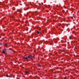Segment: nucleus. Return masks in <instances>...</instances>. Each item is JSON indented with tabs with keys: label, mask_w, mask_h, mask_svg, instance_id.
<instances>
[{
	"label": "nucleus",
	"mask_w": 79,
	"mask_h": 79,
	"mask_svg": "<svg viewBox=\"0 0 79 79\" xmlns=\"http://www.w3.org/2000/svg\"><path fill=\"white\" fill-rule=\"evenodd\" d=\"M28 58H30L31 59V58H32V56H28Z\"/></svg>",
	"instance_id": "f257e3e1"
},
{
	"label": "nucleus",
	"mask_w": 79,
	"mask_h": 79,
	"mask_svg": "<svg viewBox=\"0 0 79 79\" xmlns=\"http://www.w3.org/2000/svg\"><path fill=\"white\" fill-rule=\"evenodd\" d=\"M24 59H26V60H27V57H23Z\"/></svg>",
	"instance_id": "f03ea898"
},
{
	"label": "nucleus",
	"mask_w": 79,
	"mask_h": 79,
	"mask_svg": "<svg viewBox=\"0 0 79 79\" xmlns=\"http://www.w3.org/2000/svg\"><path fill=\"white\" fill-rule=\"evenodd\" d=\"M2 53H5V51L4 50H3L2 52Z\"/></svg>",
	"instance_id": "7ed1b4c3"
},
{
	"label": "nucleus",
	"mask_w": 79,
	"mask_h": 79,
	"mask_svg": "<svg viewBox=\"0 0 79 79\" xmlns=\"http://www.w3.org/2000/svg\"><path fill=\"white\" fill-rule=\"evenodd\" d=\"M61 23H59L58 25V26H61Z\"/></svg>",
	"instance_id": "20e7f679"
},
{
	"label": "nucleus",
	"mask_w": 79,
	"mask_h": 79,
	"mask_svg": "<svg viewBox=\"0 0 79 79\" xmlns=\"http://www.w3.org/2000/svg\"><path fill=\"white\" fill-rule=\"evenodd\" d=\"M37 34H39V31H37Z\"/></svg>",
	"instance_id": "39448f33"
},
{
	"label": "nucleus",
	"mask_w": 79,
	"mask_h": 79,
	"mask_svg": "<svg viewBox=\"0 0 79 79\" xmlns=\"http://www.w3.org/2000/svg\"><path fill=\"white\" fill-rule=\"evenodd\" d=\"M26 73L27 74V73H29V71H27V72H26Z\"/></svg>",
	"instance_id": "423d86ee"
},
{
	"label": "nucleus",
	"mask_w": 79,
	"mask_h": 79,
	"mask_svg": "<svg viewBox=\"0 0 79 79\" xmlns=\"http://www.w3.org/2000/svg\"><path fill=\"white\" fill-rule=\"evenodd\" d=\"M5 45L6 46V45H7V44H5Z\"/></svg>",
	"instance_id": "0eeeda50"
},
{
	"label": "nucleus",
	"mask_w": 79,
	"mask_h": 79,
	"mask_svg": "<svg viewBox=\"0 0 79 79\" xmlns=\"http://www.w3.org/2000/svg\"><path fill=\"white\" fill-rule=\"evenodd\" d=\"M64 79H66V78H64Z\"/></svg>",
	"instance_id": "6e6552de"
}]
</instances>
